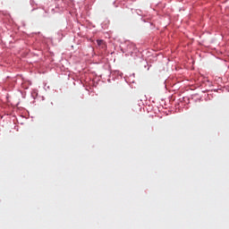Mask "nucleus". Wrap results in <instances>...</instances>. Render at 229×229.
I'll list each match as a JSON object with an SVG mask.
<instances>
[{
  "label": "nucleus",
  "mask_w": 229,
  "mask_h": 229,
  "mask_svg": "<svg viewBox=\"0 0 229 229\" xmlns=\"http://www.w3.org/2000/svg\"><path fill=\"white\" fill-rule=\"evenodd\" d=\"M97 44H98V46H99V47H101L102 49H106V43L105 42V40H103V39H98V40H97Z\"/></svg>",
  "instance_id": "nucleus-1"
}]
</instances>
